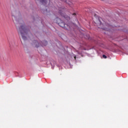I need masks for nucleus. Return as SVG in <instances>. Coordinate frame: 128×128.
<instances>
[{"label":"nucleus","instance_id":"nucleus-2","mask_svg":"<svg viewBox=\"0 0 128 128\" xmlns=\"http://www.w3.org/2000/svg\"><path fill=\"white\" fill-rule=\"evenodd\" d=\"M19 30L20 32V34L22 36V38L24 40H26V37L24 36V34H26L28 32V30L24 26L22 25L20 27H19Z\"/></svg>","mask_w":128,"mask_h":128},{"label":"nucleus","instance_id":"nucleus-6","mask_svg":"<svg viewBox=\"0 0 128 128\" xmlns=\"http://www.w3.org/2000/svg\"><path fill=\"white\" fill-rule=\"evenodd\" d=\"M40 2L43 4H46V0H40Z\"/></svg>","mask_w":128,"mask_h":128},{"label":"nucleus","instance_id":"nucleus-4","mask_svg":"<svg viewBox=\"0 0 128 128\" xmlns=\"http://www.w3.org/2000/svg\"><path fill=\"white\" fill-rule=\"evenodd\" d=\"M34 44L36 46V48H38L40 45L42 46H46L48 44V42L45 40L41 42L40 43H38V41L34 40Z\"/></svg>","mask_w":128,"mask_h":128},{"label":"nucleus","instance_id":"nucleus-7","mask_svg":"<svg viewBox=\"0 0 128 128\" xmlns=\"http://www.w3.org/2000/svg\"><path fill=\"white\" fill-rule=\"evenodd\" d=\"M102 58H108V57L106 56L104 54H103L102 55Z\"/></svg>","mask_w":128,"mask_h":128},{"label":"nucleus","instance_id":"nucleus-8","mask_svg":"<svg viewBox=\"0 0 128 128\" xmlns=\"http://www.w3.org/2000/svg\"><path fill=\"white\" fill-rule=\"evenodd\" d=\"M88 36V40L90 39V36L89 35H87Z\"/></svg>","mask_w":128,"mask_h":128},{"label":"nucleus","instance_id":"nucleus-1","mask_svg":"<svg viewBox=\"0 0 128 128\" xmlns=\"http://www.w3.org/2000/svg\"><path fill=\"white\" fill-rule=\"evenodd\" d=\"M56 24H58L60 26L63 28L64 30H70V26L68 24H65L60 18L56 17Z\"/></svg>","mask_w":128,"mask_h":128},{"label":"nucleus","instance_id":"nucleus-10","mask_svg":"<svg viewBox=\"0 0 128 128\" xmlns=\"http://www.w3.org/2000/svg\"><path fill=\"white\" fill-rule=\"evenodd\" d=\"M75 58H76V57H74Z\"/></svg>","mask_w":128,"mask_h":128},{"label":"nucleus","instance_id":"nucleus-5","mask_svg":"<svg viewBox=\"0 0 128 128\" xmlns=\"http://www.w3.org/2000/svg\"><path fill=\"white\" fill-rule=\"evenodd\" d=\"M98 20L99 22V28H102L103 30H106V28H104V25L102 24V22H100V19H98Z\"/></svg>","mask_w":128,"mask_h":128},{"label":"nucleus","instance_id":"nucleus-9","mask_svg":"<svg viewBox=\"0 0 128 128\" xmlns=\"http://www.w3.org/2000/svg\"><path fill=\"white\" fill-rule=\"evenodd\" d=\"M76 13L73 14V16H76Z\"/></svg>","mask_w":128,"mask_h":128},{"label":"nucleus","instance_id":"nucleus-3","mask_svg":"<svg viewBox=\"0 0 128 128\" xmlns=\"http://www.w3.org/2000/svg\"><path fill=\"white\" fill-rule=\"evenodd\" d=\"M66 10V8H59V14L62 16L64 18V21L65 22H67L68 24V21L70 20V18L68 16H66V14H64V11Z\"/></svg>","mask_w":128,"mask_h":128}]
</instances>
